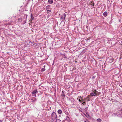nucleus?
I'll return each mask as SVG.
<instances>
[{
  "mask_svg": "<svg viewBox=\"0 0 122 122\" xmlns=\"http://www.w3.org/2000/svg\"><path fill=\"white\" fill-rule=\"evenodd\" d=\"M51 116L52 117H54V118L56 119L57 118V116L55 112H53L51 114Z\"/></svg>",
  "mask_w": 122,
  "mask_h": 122,
  "instance_id": "nucleus-1",
  "label": "nucleus"
},
{
  "mask_svg": "<svg viewBox=\"0 0 122 122\" xmlns=\"http://www.w3.org/2000/svg\"><path fill=\"white\" fill-rule=\"evenodd\" d=\"M90 96L89 95H88V96L85 98H84V101H89L90 100L89 99L90 98Z\"/></svg>",
  "mask_w": 122,
  "mask_h": 122,
  "instance_id": "nucleus-2",
  "label": "nucleus"
},
{
  "mask_svg": "<svg viewBox=\"0 0 122 122\" xmlns=\"http://www.w3.org/2000/svg\"><path fill=\"white\" fill-rule=\"evenodd\" d=\"M28 42L29 43V44H30L31 45L33 46L34 45V43H35L32 42H31L30 41H28Z\"/></svg>",
  "mask_w": 122,
  "mask_h": 122,
  "instance_id": "nucleus-3",
  "label": "nucleus"
},
{
  "mask_svg": "<svg viewBox=\"0 0 122 122\" xmlns=\"http://www.w3.org/2000/svg\"><path fill=\"white\" fill-rule=\"evenodd\" d=\"M114 59L113 58H111L109 60V61H108V62L109 63L113 62L114 60Z\"/></svg>",
  "mask_w": 122,
  "mask_h": 122,
  "instance_id": "nucleus-4",
  "label": "nucleus"
},
{
  "mask_svg": "<svg viewBox=\"0 0 122 122\" xmlns=\"http://www.w3.org/2000/svg\"><path fill=\"white\" fill-rule=\"evenodd\" d=\"M38 92V91H37V89L35 90H34L32 92V94H36Z\"/></svg>",
  "mask_w": 122,
  "mask_h": 122,
  "instance_id": "nucleus-5",
  "label": "nucleus"
},
{
  "mask_svg": "<svg viewBox=\"0 0 122 122\" xmlns=\"http://www.w3.org/2000/svg\"><path fill=\"white\" fill-rule=\"evenodd\" d=\"M118 112H122V106H120L118 108Z\"/></svg>",
  "mask_w": 122,
  "mask_h": 122,
  "instance_id": "nucleus-6",
  "label": "nucleus"
},
{
  "mask_svg": "<svg viewBox=\"0 0 122 122\" xmlns=\"http://www.w3.org/2000/svg\"><path fill=\"white\" fill-rule=\"evenodd\" d=\"M33 46L36 48H37L38 47V46L37 44L35 42L34 43V45Z\"/></svg>",
  "mask_w": 122,
  "mask_h": 122,
  "instance_id": "nucleus-7",
  "label": "nucleus"
},
{
  "mask_svg": "<svg viewBox=\"0 0 122 122\" xmlns=\"http://www.w3.org/2000/svg\"><path fill=\"white\" fill-rule=\"evenodd\" d=\"M57 112L59 114H60L62 113V111L61 110L59 109L58 110Z\"/></svg>",
  "mask_w": 122,
  "mask_h": 122,
  "instance_id": "nucleus-8",
  "label": "nucleus"
},
{
  "mask_svg": "<svg viewBox=\"0 0 122 122\" xmlns=\"http://www.w3.org/2000/svg\"><path fill=\"white\" fill-rule=\"evenodd\" d=\"M96 95L95 93H92L90 94V95L92 96H95Z\"/></svg>",
  "mask_w": 122,
  "mask_h": 122,
  "instance_id": "nucleus-9",
  "label": "nucleus"
},
{
  "mask_svg": "<svg viewBox=\"0 0 122 122\" xmlns=\"http://www.w3.org/2000/svg\"><path fill=\"white\" fill-rule=\"evenodd\" d=\"M107 12L105 11L104 12L103 15L105 17H106L107 15Z\"/></svg>",
  "mask_w": 122,
  "mask_h": 122,
  "instance_id": "nucleus-10",
  "label": "nucleus"
},
{
  "mask_svg": "<svg viewBox=\"0 0 122 122\" xmlns=\"http://www.w3.org/2000/svg\"><path fill=\"white\" fill-rule=\"evenodd\" d=\"M48 2L50 4H52L53 2V1L52 0H49Z\"/></svg>",
  "mask_w": 122,
  "mask_h": 122,
  "instance_id": "nucleus-11",
  "label": "nucleus"
},
{
  "mask_svg": "<svg viewBox=\"0 0 122 122\" xmlns=\"http://www.w3.org/2000/svg\"><path fill=\"white\" fill-rule=\"evenodd\" d=\"M55 45H57L60 44L59 46L60 45V42L59 41L55 42Z\"/></svg>",
  "mask_w": 122,
  "mask_h": 122,
  "instance_id": "nucleus-12",
  "label": "nucleus"
},
{
  "mask_svg": "<svg viewBox=\"0 0 122 122\" xmlns=\"http://www.w3.org/2000/svg\"><path fill=\"white\" fill-rule=\"evenodd\" d=\"M31 19H30V20L31 21L33 20L34 19V17L33 15H32V14L31 15Z\"/></svg>",
  "mask_w": 122,
  "mask_h": 122,
  "instance_id": "nucleus-13",
  "label": "nucleus"
},
{
  "mask_svg": "<svg viewBox=\"0 0 122 122\" xmlns=\"http://www.w3.org/2000/svg\"><path fill=\"white\" fill-rule=\"evenodd\" d=\"M66 120L67 121H69L70 120V119L67 116L66 117Z\"/></svg>",
  "mask_w": 122,
  "mask_h": 122,
  "instance_id": "nucleus-14",
  "label": "nucleus"
},
{
  "mask_svg": "<svg viewBox=\"0 0 122 122\" xmlns=\"http://www.w3.org/2000/svg\"><path fill=\"white\" fill-rule=\"evenodd\" d=\"M56 122H61V120L59 119H56Z\"/></svg>",
  "mask_w": 122,
  "mask_h": 122,
  "instance_id": "nucleus-15",
  "label": "nucleus"
},
{
  "mask_svg": "<svg viewBox=\"0 0 122 122\" xmlns=\"http://www.w3.org/2000/svg\"><path fill=\"white\" fill-rule=\"evenodd\" d=\"M81 102L82 103L84 101H84V99L83 98H82V97H81Z\"/></svg>",
  "mask_w": 122,
  "mask_h": 122,
  "instance_id": "nucleus-16",
  "label": "nucleus"
},
{
  "mask_svg": "<svg viewBox=\"0 0 122 122\" xmlns=\"http://www.w3.org/2000/svg\"><path fill=\"white\" fill-rule=\"evenodd\" d=\"M45 70V68H42L41 69V71H44Z\"/></svg>",
  "mask_w": 122,
  "mask_h": 122,
  "instance_id": "nucleus-17",
  "label": "nucleus"
},
{
  "mask_svg": "<svg viewBox=\"0 0 122 122\" xmlns=\"http://www.w3.org/2000/svg\"><path fill=\"white\" fill-rule=\"evenodd\" d=\"M84 121L85 122H88L89 121L87 119H85L84 120Z\"/></svg>",
  "mask_w": 122,
  "mask_h": 122,
  "instance_id": "nucleus-18",
  "label": "nucleus"
},
{
  "mask_svg": "<svg viewBox=\"0 0 122 122\" xmlns=\"http://www.w3.org/2000/svg\"><path fill=\"white\" fill-rule=\"evenodd\" d=\"M97 120L99 122H100L101 121V119L100 118L98 119H97Z\"/></svg>",
  "mask_w": 122,
  "mask_h": 122,
  "instance_id": "nucleus-19",
  "label": "nucleus"
},
{
  "mask_svg": "<svg viewBox=\"0 0 122 122\" xmlns=\"http://www.w3.org/2000/svg\"><path fill=\"white\" fill-rule=\"evenodd\" d=\"M82 104L84 105H85L86 104V103L85 102V101H84L82 103Z\"/></svg>",
  "mask_w": 122,
  "mask_h": 122,
  "instance_id": "nucleus-20",
  "label": "nucleus"
},
{
  "mask_svg": "<svg viewBox=\"0 0 122 122\" xmlns=\"http://www.w3.org/2000/svg\"><path fill=\"white\" fill-rule=\"evenodd\" d=\"M64 19H63V20H65V17L66 16V14L65 13H64Z\"/></svg>",
  "mask_w": 122,
  "mask_h": 122,
  "instance_id": "nucleus-21",
  "label": "nucleus"
},
{
  "mask_svg": "<svg viewBox=\"0 0 122 122\" xmlns=\"http://www.w3.org/2000/svg\"><path fill=\"white\" fill-rule=\"evenodd\" d=\"M60 18L61 19H64V18H63V16H61L60 17Z\"/></svg>",
  "mask_w": 122,
  "mask_h": 122,
  "instance_id": "nucleus-22",
  "label": "nucleus"
},
{
  "mask_svg": "<svg viewBox=\"0 0 122 122\" xmlns=\"http://www.w3.org/2000/svg\"><path fill=\"white\" fill-rule=\"evenodd\" d=\"M95 78V76H93L92 78V79H94Z\"/></svg>",
  "mask_w": 122,
  "mask_h": 122,
  "instance_id": "nucleus-23",
  "label": "nucleus"
},
{
  "mask_svg": "<svg viewBox=\"0 0 122 122\" xmlns=\"http://www.w3.org/2000/svg\"><path fill=\"white\" fill-rule=\"evenodd\" d=\"M26 20H24V23L23 24H25L26 23Z\"/></svg>",
  "mask_w": 122,
  "mask_h": 122,
  "instance_id": "nucleus-24",
  "label": "nucleus"
},
{
  "mask_svg": "<svg viewBox=\"0 0 122 122\" xmlns=\"http://www.w3.org/2000/svg\"><path fill=\"white\" fill-rule=\"evenodd\" d=\"M78 101L80 102H81V100L80 99H79L78 100Z\"/></svg>",
  "mask_w": 122,
  "mask_h": 122,
  "instance_id": "nucleus-25",
  "label": "nucleus"
},
{
  "mask_svg": "<svg viewBox=\"0 0 122 122\" xmlns=\"http://www.w3.org/2000/svg\"><path fill=\"white\" fill-rule=\"evenodd\" d=\"M49 7H50L49 5H48L47 6H46V7L48 9V8H49Z\"/></svg>",
  "mask_w": 122,
  "mask_h": 122,
  "instance_id": "nucleus-26",
  "label": "nucleus"
},
{
  "mask_svg": "<svg viewBox=\"0 0 122 122\" xmlns=\"http://www.w3.org/2000/svg\"><path fill=\"white\" fill-rule=\"evenodd\" d=\"M25 16H26V18H27V16H28L27 15V14H25Z\"/></svg>",
  "mask_w": 122,
  "mask_h": 122,
  "instance_id": "nucleus-27",
  "label": "nucleus"
},
{
  "mask_svg": "<svg viewBox=\"0 0 122 122\" xmlns=\"http://www.w3.org/2000/svg\"><path fill=\"white\" fill-rule=\"evenodd\" d=\"M97 92V91H96L95 90V91H94V92Z\"/></svg>",
  "mask_w": 122,
  "mask_h": 122,
  "instance_id": "nucleus-28",
  "label": "nucleus"
},
{
  "mask_svg": "<svg viewBox=\"0 0 122 122\" xmlns=\"http://www.w3.org/2000/svg\"><path fill=\"white\" fill-rule=\"evenodd\" d=\"M44 66V68H45V67L46 66L44 65V66Z\"/></svg>",
  "mask_w": 122,
  "mask_h": 122,
  "instance_id": "nucleus-29",
  "label": "nucleus"
},
{
  "mask_svg": "<svg viewBox=\"0 0 122 122\" xmlns=\"http://www.w3.org/2000/svg\"><path fill=\"white\" fill-rule=\"evenodd\" d=\"M34 96L36 97V94H35V95H34Z\"/></svg>",
  "mask_w": 122,
  "mask_h": 122,
  "instance_id": "nucleus-30",
  "label": "nucleus"
},
{
  "mask_svg": "<svg viewBox=\"0 0 122 122\" xmlns=\"http://www.w3.org/2000/svg\"><path fill=\"white\" fill-rule=\"evenodd\" d=\"M0 122H2V121L1 120H0Z\"/></svg>",
  "mask_w": 122,
  "mask_h": 122,
  "instance_id": "nucleus-31",
  "label": "nucleus"
},
{
  "mask_svg": "<svg viewBox=\"0 0 122 122\" xmlns=\"http://www.w3.org/2000/svg\"><path fill=\"white\" fill-rule=\"evenodd\" d=\"M65 96V95L64 94H63V96Z\"/></svg>",
  "mask_w": 122,
  "mask_h": 122,
  "instance_id": "nucleus-32",
  "label": "nucleus"
},
{
  "mask_svg": "<svg viewBox=\"0 0 122 122\" xmlns=\"http://www.w3.org/2000/svg\"><path fill=\"white\" fill-rule=\"evenodd\" d=\"M121 43H122V41H121Z\"/></svg>",
  "mask_w": 122,
  "mask_h": 122,
  "instance_id": "nucleus-33",
  "label": "nucleus"
},
{
  "mask_svg": "<svg viewBox=\"0 0 122 122\" xmlns=\"http://www.w3.org/2000/svg\"><path fill=\"white\" fill-rule=\"evenodd\" d=\"M111 100H112V98Z\"/></svg>",
  "mask_w": 122,
  "mask_h": 122,
  "instance_id": "nucleus-34",
  "label": "nucleus"
},
{
  "mask_svg": "<svg viewBox=\"0 0 122 122\" xmlns=\"http://www.w3.org/2000/svg\"><path fill=\"white\" fill-rule=\"evenodd\" d=\"M38 96H39V94H38Z\"/></svg>",
  "mask_w": 122,
  "mask_h": 122,
  "instance_id": "nucleus-35",
  "label": "nucleus"
},
{
  "mask_svg": "<svg viewBox=\"0 0 122 122\" xmlns=\"http://www.w3.org/2000/svg\"><path fill=\"white\" fill-rule=\"evenodd\" d=\"M122 53V52H121Z\"/></svg>",
  "mask_w": 122,
  "mask_h": 122,
  "instance_id": "nucleus-36",
  "label": "nucleus"
}]
</instances>
